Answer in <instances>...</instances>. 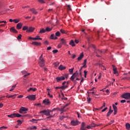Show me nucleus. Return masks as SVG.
<instances>
[{"label": "nucleus", "instance_id": "nucleus-13", "mask_svg": "<svg viewBox=\"0 0 130 130\" xmlns=\"http://www.w3.org/2000/svg\"><path fill=\"white\" fill-rule=\"evenodd\" d=\"M10 31L12 32L13 33H18V31L15 29V27H11L10 28Z\"/></svg>", "mask_w": 130, "mask_h": 130}, {"label": "nucleus", "instance_id": "nucleus-47", "mask_svg": "<svg viewBox=\"0 0 130 130\" xmlns=\"http://www.w3.org/2000/svg\"><path fill=\"white\" fill-rule=\"evenodd\" d=\"M67 106H69V104H67L66 105L63 106V107L61 109V111H63V109H64V108H66V107H67Z\"/></svg>", "mask_w": 130, "mask_h": 130}, {"label": "nucleus", "instance_id": "nucleus-62", "mask_svg": "<svg viewBox=\"0 0 130 130\" xmlns=\"http://www.w3.org/2000/svg\"><path fill=\"white\" fill-rule=\"evenodd\" d=\"M113 122H114V120H112V121L109 123V124H112V123H113Z\"/></svg>", "mask_w": 130, "mask_h": 130}, {"label": "nucleus", "instance_id": "nucleus-29", "mask_svg": "<svg viewBox=\"0 0 130 130\" xmlns=\"http://www.w3.org/2000/svg\"><path fill=\"white\" fill-rule=\"evenodd\" d=\"M112 112H113V110H110L109 111V112H108V113H107V116H108V117L110 116V115H111V113H112Z\"/></svg>", "mask_w": 130, "mask_h": 130}, {"label": "nucleus", "instance_id": "nucleus-15", "mask_svg": "<svg viewBox=\"0 0 130 130\" xmlns=\"http://www.w3.org/2000/svg\"><path fill=\"white\" fill-rule=\"evenodd\" d=\"M21 73L23 75H24L23 77H27V76H29V75H30V73L27 74V71L25 70L21 71Z\"/></svg>", "mask_w": 130, "mask_h": 130}, {"label": "nucleus", "instance_id": "nucleus-50", "mask_svg": "<svg viewBox=\"0 0 130 130\" xmlns=\"http://www.w3.org/2000/svg\"><path fill=\"white\" fill-rule=\"evenodd\" d=\"M61 46H62V44L61 43L58 45V48H61Z\"/></svg>", "mask_w": 130, "mask_h": 130}, {"label": "nucleus", "instance_id": "nucleus-24", "mask_svg": "<svg viewBox=\"0 0 130 130\" xmlns=\"http://www.w3.org/2000/svg\"><path fill=\"white\" fill-rule=\"evenodd\" d=\"M34 40H42V38L39 36H37L36 38H34Z\"/></svg>", "mask_w": 130, "mask_h": 130}, {"label": "nucleus", "instance_id": "nucleus-57", "mask_svg": "<svg viewBox=\"0 0 130 130\" xmlns=\"http://www.w3.org/2000/svg\"><path fill=\"white\" fill-rule=\"evenodd\" d=\"M43 56V55L42 54L39 58V60H41V59H43V58H42Z\"/></svg>", "mask_w": 130, "mask_h": 130}, {"label": "nucleus", "instance_id": "nucleus-8", "mask_svg": "<svg viewBox=\"0 0 130 130\" xmlns=\"http://www.w3.org/2000/svg\"><path fill=\"white\" fill-rule=\"evenodd\" d=\"M66 83H67V81H64L63 82V83H62V86H60V88L61 89V90H66V89H67V88H68L69 86H68V84H66Z\"/></svg>", "mask_w": 130, "mask_h": 130}, {"label": "nucleus", "instance_id": "nucleus-63", "mask_svg": "<svg viewBox=\"0 0 130 130\" xmlns=\"http://www.w3.org/2000/svg\"><path fill=\"white\" fill-rule=\"evenodd\" d=\"M23 95H20L18 96V98L19 99L23 98Z\"/></svg>", "mask_w": 130, "mask_h": 130}, {"label": "nucleus", "instance_id": "nucleus-53", "mask_svg": "<svg viewBox=\"0 0 130 130\" xmlns=\"http://www.w3.org/2000/svg\"><path fill=\"white\" fill-rule=\"evenodd\" d=\"M17 122L18 123V124H22V121L18 120H17Z\"/></svg>", "mask_w": 130, "mask_h": 130}, {"label": "nucleus", "instance_id": "nucleus-56", "mask_svg": "<svg viewBox=\"0 0 130 130\" xmlns=\"http://www.w3.org/2000/svg\"><path fill=\"white\" fill-rule=\"evenodd\" d=\"M48 96H49L50 97V98H53V95H51L49 92H48Z\"/></svg>", "mask_w": 130, "mask_h": 130}, {"label": "nucleus", "instance_id": "nucleus-12", "mask_svg": "<svg viewBox=\"0 0 130 130\" xmlns=\"http://www.w3.org/2000/svg\"><path fill=\"white\" fill-rule=\"evenodd\" d=\"M34 30H35V28H34V27H30L26 30V32H33V31H34Z\"/></svg>", "mask_w": 130, "mask_h": 130}, {"label": "nucleus", "instance_id": "nucleus-35", "mask_svg": "<svg viewBox=\"0 0 130 130\" xmlns=\"http://www.w3.org/2000/svg\"><path fill=\"white\" fill-rule=\"evenodd\" d=\"M16 86H17V84H15V85H13V86L12 87L11 89L10 90V91L11 92V91H13V90L15 89V88H16Z\"/></svg>", "mask_w": 130, "mask_h": 130}, {"label": "nucleus", "instance_id": "nucleus-38", "mask_svg": "<svg viewBox=\"0 0 130 130\" xmlns=\"http://www.w3.org/2000/svg\"><path fill=\"white\" fill-rule=\"evenodd\" d=\"M113 108L114 109V111H117V107L115 106V105H113Z\"/></svg>", "mask_w": 130, "mask_h": 130}, {"label": "nucleus", "instance_id": "nucleus-46", "mask_svg": "<svg viewBox=\"0 0 130 130\" xmlns=\"http://www.w3.org/2000/svg\"><path fill=\"white\" fill-rule=\"evenodd\" d=\"M52 52L54 54L57 53V52H58V50H56H56H53Z\"/></svg>", "mask_w": 130, "mask_h": 130}, {"label": "nucleus", "instance_id": "nucleus-20", "mask_svg": "<svg viewBox=\"0 0 130 130\" xmlns=\"http://www.w3.org/2000/svg\"><path fill=\"white\" fill-rule=\"evenodd\" d=\"M50 39H53V40H56V39H57V38L56 37V36H54V34H52L51 35Z\"/></svg>", "mask_w": 130, "mask_h": 130}, {"label": "nucleus", "instance_id": "nucleus-40", "mask_svg": "<svg viewBox=\"0 0 130 130\" xmlns=\"http://www.w3.org/2000/svg\"><path fill=\"white\" fill-rule=\"evenodd\" d=\"M112 67H113V70L114 72L115 71H117V68H116V67L114 66V65H112Z\"/></svg>", "mask_w": 130, "mask_h": 130}, {"label": "nucleus", "instance_id": "nucleus-41", "mask_svg": "<svg viewBox=\"0 0 130 130\" xmlns=\"http://www.w3.org/2000/svg\"><path fill=\"white\" fill-rule=\"evenodd\" d=\"M17 39L18 40H20V39H22V35L20 34L19 36H18Z\"/></svg>", "mask_w": 130, "mask_h": 130}, {"label": "nucleus", "instance_id": "nucleus-10", "mask_svg": "<svg viewBox=\"0 0 130 130\" xmlns=\"http://www.w3.org/2000/svg\"><path fill=\"white\" fill-rule=\"evenodd\" d=\"M26 98H27L29 100H30L31 101L35 100L36 99V95H29L28 96H27Z\"/></svg>", "mask_w": 130, "mask_h": 130}, {"label": "nucleus", "instance_id": "nucleus-11", "mask_svg": "<svg viewBox=\"0 0 130 130\" xmlns=\"http://www.w3.org/2000/svg\"><path fill=\"white\" fill-rule=\"evenodd\" d=\"M43 102L45 105H50V102L48 99L44 100Z\"/></svg>", "mask_w": 130, "mask_h": 130}, {"label": "nucleus", "instance_id": "nucleus-36", "mask_svg": "<svg viewBox=\"0 0 130 130\" xmlns=\"http://www.w3.org/2000/svg\"><path fill=\"white\" fill-rule=\"evenodd\" d=\"M94 52H95L96 53H99L101 54V53H102V51H100L99 49H98V50H94Z\"/></svg>", "mask_w": 130, "mask_h": 130}, {"label": "nucleus", "instance_id": "nucleus-61", "mask_svg": "<svg viewBox=\"0 0 130 130\" xmlns=\"http://www.w3.org/2000/svg\"><path fill=\"white\" fill-rule=\"evenodd\" d=\"M2 128H5V129H6V128H8V127H6L5 126H3L2 127H1L0 128V129H2Z\"/></svg>", "mask_w": 130, "mask_h": 130}, {"label": "nucleus", "instance_id": "nucleus-5", "mask_svg": "<svg viewBox=\"0 0 130 130\" xmlns=\"http://www.w3.org/2000/svg\"><path fill=\"white\" fill-rule=\"evenodd\" d=\"M26 111H28V108H26L24 107H21L19 110L20 113H23V112H24V114H26L27 113Z\"/></svg>", "mask_w": 130, "mask_h": 130}, {"label": "nucleus", "instance_id": "nucleus-26", "mask_svg": "<svg viewBox=\"0 0 130 130\" xmlns=\"http://www.w3.org/2000/svg\"><path fill=\"white\" fill-rule=\"evenodd\" d=\"M46 32V30L44 28H42L40 31H39V33L40 34H43V33H45Z\"/></svg>", "mask_w": 130, "mask_h": 130}, {"label": "nucleus", "instance_id": "nucleus-21", "mask_svg": "<svg viewBox=\"0 0 130 130\" xmlns=\"http://www.w3.org/2000/svg\"><path fill=\"white\" fill-rule=\"evenodd\" d=\"M17 94H14L11 95H6L7 98H13V99H15L16 98V96Z\"/></svg>", "mask_w": 130, "mask_h": 130}, {"label": "nucleus", "instance_id": "nucleus-33", "mask_svg": "<svg viewBox=\"0 0 130 130\" xmlns=\"http://www.w3.org/2000/svg\"><path fill=\"white\" fill-rule=\"evenodd\" d=\"M28 26H23V27L22 28V30H23V31H25V30H28Z\"/></svg>", "mask_w": 130, "mask_h": 130}, {"label": "nucleus", "instance_id": "nucleus-59", "mask_svg": "<svg viewBox=\"0 0 130 130\" xmlns=\"http://www.w3.org/2000/svg\"><path fill=\"white\" fill-rule=\"evenodd\" d=\"M121 103H125L126 101L125 100H121L120 101Z\"/></svg>", "mask_w": 130, "mask_h": 130}, {"label": "nucleus", "instance_id": "nucleus-1", "mask_svg": "<svg viewBox=\"0 0 130 130\" xmlns=\"http://www.w3.org/2000/svg\"><path fill=\"white\" fill-rule=\"evenodd\" d=\"M8 116L11 118H14V117H21V118H24V117H26V115H21L19 113H13L8 115Z\"/></svg>", "mask_w": 130, "mask_h": 130}, {"label": "nucleus", "instance_id": "nucleus-25", "mask_svg": "<svg viewBox=\"0 0 130 130\" xmlns=\"http://www.w3.org/2000/svg\"><path fill=\"white\" fill-rule=\"evenodd\" d=\"M70 45H71V46H76V44H75V42L73 40L71 41V42L69 43Z\"/></svg>", "mask_w": 130, "mask_h": 130}, {"label": "nucleus", "instance_id": "nucleus-44", "mask_svg": "<svg viewBox=\"0 0 130 130\" xmlns=\"http://www.w3.org/2000/svg\"><path fill=\"white\" fill-rule=\"evenodd\" d=\"M87 72L86 70L84 71V78H87Z\"/></svg>", "mask_w": 130, "mask_h": 130}, {"label": "nucleus", "instance_id": "nucleus-49", "mask_svg": "<svg viewBox=\"0 0 130 130\" xmlns=\"http://www.w3.org/2000/svg\"><path fill=\"white\" fill-rule=\"evenodd\" d=\"M69 74H66L64 75V78H66V79H68L69 78Z\"/></svg>", "mask_w": 130, "mask_h": 130}, {"label": "nucleus", "instance_id": "nucleus-19", "mask_svg": "<svg viewBox=\"0 0 130 130\" xmlns=\"http://www.w3.org/2000/svg\"><path fill=\"white\" fill-rule=\"evenodd\" d=\"M61 44H63V45H67V40H64V39H61Z\"/></svg>", "mask_w": 130, "mask_h": 130}, {"label": "nucleus", "instance_id": "nucleus-45", "mask_svg": "<svg viewBox=\"0 0 130 130\" xmlns=\"http://www.w3.org/2000/svg\"><path fill=\"white\" fill-rule=\"evenodd\" d=\"M54 66L56 67H58V66L59 64V62H55L54 63Z\"/></svg>", "mask_w": 130, "mask_h": 130}, {"label": "nucleus", "instance_id": "nucleus-18", "mask_svg": "<svg viewBox=\"0 0 130 130\" xmlns=\"http://www.w3.org/2000/svg\"><path fill=\"white\" fill-rule=\"evenodd\" d=\"M97 66H99L100 68H101L102 70H106V69H105V67L100 63H98Z\"/></svg>", "mask_w": 130, "mask_h": 130}, {"label": "nucleus", "instance_id": "nucleus-14", "mask_svg": "<svg viewBox=\"0 0 130 130\" xmlns=\"http://www.w3.org/2000/svg\"><path fill=\"white\" fill-rule=\"evenodd\" d=\"M22 26H23V24H22V23H19L17 24L16 28L18 30H20V29H22Z\"/></svg>", "mask_w": 130, "mask_h": 130}, {"label": "nucleus", "instance_id": "nucleus-9", "mask_svg": "<svg viewBox=\"0 0 130 130\" xmlns=\"http://www.w3.org/2000/svg\"><path fill=\"white\" fill-rule=\"evenodd\" d=\"M80 123H81L78 120H72L71 122V125L73 126L79 125Z\"/></svg>", "mask_w": 130, "mask_h": 130}, {"label": "nucleus", "instance_id": "nucleus-42", "mask_svg": "<svg viewBox=\"0 0 130 130\" xmlns=\"http://www.w3.org/2000/svg\"><path fill=\"white\" fill-rule=\"evenodd\" d=\"M38 2H39L40 4H45L44 0H38Z\"/></svg>", "mask_w": 130, "mask_h": 130}, {"label": "nucleus", "instance_id": "nucleus-17", "mask_svg": "<svg viewBox=\"0 0 130 130\" xmlns=\"http://www.w3.org/2000/svg\"><path fill=\"white\" fill-rule=\"evenodd\" d=\"M67 68L62 65H60V66L58 67V70H60V71H63L66 70Z\"/></svg>", "mask_w": 130, "mask_h": 130}, {"label": "nucleus", "instance_id": "nucleus-64", "mask_svg": "<svg viewBox=\"0 0 130 130\" xmlns=\"http://www.w3.org/2000/svg\"><path fill=\"white\" fill-rule=\"evenodd\" d=\"M86 128H88V129H90V128H92V127L91 126H87L86 127Z\"/></svg>", "mask_w": 130, "mask_h": 130}, {"label": "nucleus", "instance_id": "nucleus-34", "mask_svg": "<svg viewBox=\"0 0 130 130\" xmlns=\"http://www.w3.org/2000/svg\"><path fill=\"white\" fill-rule=\"evenodd\" d=\"M61 33H62V34H67V31H66V30H64V29H61L60 30Z\"/></svg>", "mask_w": 130, "mask_h": 130}, {"label": "nucleus", "instance_id": "nucleus-54", "mask_svg": "<svg viewBox=\"0 0 130 130\" xmlns=\"http://www.w3.org/2000/svg\"><path fill=\"white\" fill-rule=\"evenodd\" d=\"M107 109H108L107 107L105 108V109H104L102 110V112H104V111H106V110H107Z\"/></svg>", "mask_w": 130, "mask_h": 130}, {"label": "nucleus", "instance_id": "nucleus-3", "mask_svg": "<svg viewBox=\"0 0 130 130\" xmlns=\"http://www.w3.org/2000/svg\"><path fill=\"white\" fill-rule=\"evenodd\" d=\"M79 75V73H78V71H77L75 73H74L73 75L70 78V80L72 81V82H74V83H76V80H75V79L77 78V76Z\"/></svg>", "mask_w": 130, "mask_h": 130}, {"label": "nucleus", "instance_id": "nucleus-37", "mask_svg": "<svg viewBox=\"0 0 130 130\" xmlns=\"http://www.w3.org/2000/svg\"><path fill=\"white\" fill-rule=\"evenodd\" d=\"M55 35H56V37H59V36H60V32L59 31H57L56 33H55Z\"/></svg>", "mask_w": 130, "mask_h": 130}, {"label": "nucleus", "instance_id": "nucleus-7", "mask_svg": "<svg viewBox=\"0 0 130 130\" xmlns=\"http://www.w3.org/2000/svg\"><path fill=\"white\" fill-rule=\"evenodd\" d=\"M40 113H44L45 115L47 116H49L50 115V112L49 110H44L40 112Z\"/></svg>", "mask_w": 130, "mask_h": 130}, {"label": "nucleus", "instance_id": "nucleus-52", "mask_svg": "<svg viewBox=\"0 0 130 130\" xmlns=\"http://www.w3.org/2000/svg\"><path fill=\"white\" fill-rule=\"evenodd\" d=\"M83 64L86 65L87 64V59H85L84 61Z\"/></svg>", "mask_w": 130, "mask_h": 130}, {"label": "nucleus", "instance_id": "nucleus-27", "mask_svg": "<svg viewBox=\"0 0 130 130\" xmlns=\"http://www.w3.org/2000/svg\"><path fill=\"white\" fill-rule=\"evenodd\" d=\"M46 31L47 32H50V31H51V30H52V27H47L45 29Z\"/></svg>", "mask_w": 130, "mask_h": 130}, {"label": "nucleus", "instance_id": "nucleus-22", "mask_svg": "<svg viewBox=\"0 0 130 130\" xmlns=\"http://www.w3.org/2000/svg\"><path fill=\"white\" fill-rule=\"evenodd\" d=\"M32 44L33 45H36V46H39L41 45V43H38L37 42H33L32 43Z\"/></svg>", "mask_w": 130, "mask_h": 130}, {"label": "nucleus", "instance_id": "nucleus-55", "mask_svg": "<svg viewBox=\"0 0 130 130\" xmlns=\"http://www.w3.org/2000/svg\"><path fill=\"white\" fill-rule=\"evenodd\" d=\"M67 7H68V10H69V11H72V8H71V6L68 5Z\"/></svg>", "mask_w": 130, "mask_h": 130}, {"label": "nucleus", "instance_id": "nucleus-43", "mask_svg": "<svg viewBox=\"0 0 130 130\" xmlns=\"http://www.w3.org/2000/svg\"><path fill=\"white\" fill-rule=\"evenodd\" d=\"M13 22H14V23H19V22H20V20L18 19H14L13 20Z\"/></svg>", "mask_w": 130, "mask_h": 130}, {"label": "nucleus", "instance_id": "nucleus-16", "mask_svg": "<svg viewBox=\"0 0 130 130\" xmlns=\"http://www.w3.org/2000/svg\"><path fill=\"white\" fill-rule=\"evenodd\" d=\"M29 11H30V12H32V14H35V15H37V14H38L37 11H36V10H35V9L34 8L30 9Z\"/></svg>", "mask_w": 130, "mask_h": 130}, {"label": "nucleus", "instance_id": "nucleus-48", "mask_svg": "<svg viewBox=\"0 0 130 130\" xmlns=\"http://www.w3.org/2000/svg\"><path fill=\"white\" fill-rule=\"evenodd\" d=\"M86 127H85V126L81 127L80 128V130H86Z\"/></svg>", "mask_w": 130, "mask_h": 130}, {"label": "nucleus", "instance_id": "nucleus-28", "mask_svg": "<svg viewBox=\"0 0 130 130\" xmlns=\"http://www.w3.org/2000/svg\"><path fill=\"white\" fill-rule=\"evenodd\" d=\"M83 57H84V54H83V53H82L81 54V55H80V56L78 58V60H81V59H82V58H83Z\"/></svg>", "mask_w": 130, "mask_h": 130}, {"label": "nucleus", "instance_id": "nucleus-4", "mask_svg": "<svg viewBox=\"0 0 130 130\" xmlns=\"http://www.w3.org/2000/svg\"><path fill=\"white\" fill-rule=\"evenodd\" d=\"M64 80H66L64 76L57 77L56 78L57 83H59V82H61V81H64Z\"/></svg>", "mask_w": 130, "mask_h": 130}, {"label": "nucleus", "instance_id": "nucleus-6", "mask_svg": "<svg viewBox=\"0 0 130 130\" xmlns=\"http://www.w3.org/2000/svg\"><path fill=\"white\" fill-rule=\"evenodd\" d=\"M39 64L41 68L44 67L45 66V60L44 59L39 60Z\"/></svg>", "mask_w": 130, "mask_h": 130}, {"label": "nucleus", "instance_id": "nucleus-60", "mask_svg": "<svg viewBox=\"0 0 130 130\" xmlns=\"http://www.w3.org/2000/svg\"><path fill=\"white\" fill-rule=\"evenodd\" d=\"M53 11V9H48V10L49 13H50V12H52Z\"/></svg>", "mask_w": 130, "mask_h": 130}, {"label": "nucleus", "instance_id": "nucleus-31", "mask_svg": "<svg viewBox=\"0 0 130 130\" xmlns=\"http://www.w3.org/2000/svg\"><path fill=\"white\" fill-rule=\"evenodd\" d=\"M74 70H75L74 68L69 69V73H70V75H73V74L74 73Z\"/></svg>", "mask_w": 130, "mask_h": 130}, {"label": "nucleus", "instance_id": "nucleus-51", "mask_svg": "<svg viewBox=\"0 0 130 130\" xmlns=\"http://www.w3.org/2000/svg\"><path fill=\"white\" fill-rule=\"evenodd\" d=\"M31 122H35V123H36V121H37V120H36L35 119H31Z\"/></svg>", "mask_w": 130, "mask_h": 130}, {"label": "nucleus", "instance_id": "nucleus-23", "mask_svg": "<svg viewBox=\"0 0 130 130\" xmlns=\"http://www.w3.org/2000/svg\"><path fill=\"white\" fill-rule=\"evenodd\" d=\"M37 89L36 88H33L32 87H30L29 89L27 90V92H30V91H32V92H35Z\"/></svg>", "mask_w": 130, "mask_h": 130}, {"label": "nucleus", "instance_id": "nucleus-39", "mask_svg": "<svg viewBox=\"0 0 130 130\" xmlns=\"http://www.w3.org/2000/svg\"><path fill=\"white\" fill-rule=\"evenodd\" d=\"M91 126L92 128H93V127H96V126H98V125L95 124L94 123H92L91 124Z\"/></svg>", "mask_w": 130, "mask_h": 130}, {"label": "nucleus", "instance_id": "nucleus-2", "mask_svg": "<svg viewBox=\"0 0 130 130\" xmlns=\"http://www.w3.org/2000/svg\"><path fill=\"white\" fill-rule=\"evenodd\" d=\"M122 98L126 99V100H129L130 99V93L126 92L121 95Z\"/></svg>", "mask_w": 130, "mask_h": 130}, {"label": "nucleus", "instance_id": "nucleus-30", "mask_svg": "<svg viewBox=\"0 0 130 130\" xmlns=\"http://www.w3.org/2000/svg\"><path fill=\"white\" fill-rule=\"evenodd\" d=\"M28 129H37L36 126H31L28 127Z\"/></svg>", "mask_w": 130, "mask_h": 130}, {"label": "nucleus", "instance_id": "nucleus-58", "mask_svg": "<svg viewBox=\"0 0 130 130\" xmlns=\"http://www.w3.org/2000/svg\"><path fill=\"white\" fill-rule=\"evenodd\" d=\"M85 125H86V124L83 122L82 123L81 127L85 126Z\"/></svg>", "mask_w": 130, "mask_h": 130}, {"label": "nucleus", "instance_id": "nucleus-32", "mask_svg": "<svg viewBox=\"0 0 130 130\" xmlns=\"http://www.w3.org/2000/svg\"><path fill=\"white\" fill-rule=\"evenodd\" d=\"M125 126H126V129L130 130V124H129V123H126V125H125Z\"/></svg>", "mask_w": 130, "mask_h": 130}]
</instances>
